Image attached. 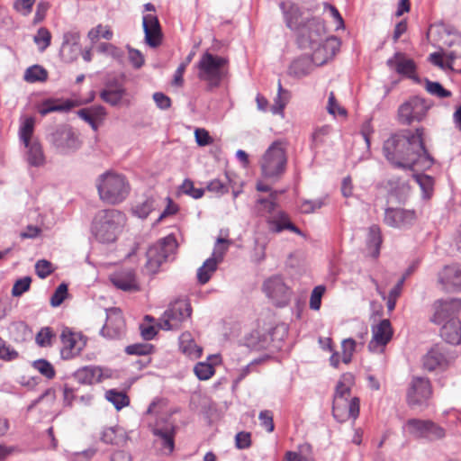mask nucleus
Instances as JSON below:
<instances>
[{
    "label": "nucleus",
    "instance_id": "a18cd8bd",
    "mask_svg": "<svg viewBox=\"0 0 461 461\" xmlns=\"http://www.w3.org/2000/svg\"><path fill=\"white\" fill-rule=\"evenodd\" d=\"M33 41L38 46L39 50L43 52L50 45L51 34L47 28L41 27L37 31Z\"/></svg>",
    "mask_w": 461,
    "mask_h": 461
},
{
    "label": "nucleus",
    "instance_id": "4468645a",
    "mask_svg": "<svg viewBox=\"0 0 461 461\" xmlns=\"http://www.w3.org/2000/svg\"><path fill=\"white\" fill-rule=\"evenodd\" d=\"M402 429L417 438L429 441L441 439L446 436L445 429L429 420L410 419Z\"/></svg>",
    "mask_w": 461,
    "mask_h": 461
},
{
    "label": "nucleus",
    "instance_id": "6e6552de",
    "mask_svg": "<svg viewBox=\"0 0 461 461\" xmlns=\"http://www.w3.org/2000/svg\"><path fill=\"white\" fill-rule=\"evenodd\" d=\"M176 249L177 242L173 235H168L151 245L146 253L147 271L151 274L157 273L161 265L176 253Z\"/></svg>",
    "mask_w": 461,
    "mask_h": 461
},
{
    "label": "nucleus",
    "instance_id": "37998d69",
    "mask_svg": "<svg viewBox=\"0 0 461 461\" xmlns=\"http://www.w3.org/2000/svg\"><path fill=\"white\" fill-rule=\"evenodd\" d=\"M382 243L381 230L377 225H372L368 229L367 245L375 249L374 256L379 253L380 245Z\"/></svg>",
    "mask_w": 461,
    "mask_h": 461
},
{
    "label": "nucleus",
    "instance_id": "ddd939ff",
    "mask_svg": "<svg viewBox=\"0 0 461 461\" xmlns=\"http://www.w3.org/2000/svg\"><path fill=\"white\" fill-rule=\"evenodd\" d=\"M50 141L58 152L70 154L80 149L79 135L68 125H60L50 134Z\"/></svg>",
    "mask_w": 461,
    "mask_h": 461
},
{
    "label": "nucleus",
    "instance_id": "e433bc0d",
    "mask_svg": "<svg viewBox=\"0 0 461 461\" xmlns=\"http://www.w3.org/2000/svg\"><path fill=\"white\" fill-rule=\"evenodd\" d=\"M153 434L159 438L162 441V447L164 449L171 453L174 450L175 442V428L174 426H166L165 428H155L153 429Z\"/></svg>",
    "mask_w": 461,
    "mask_h": 461
},
{
    "label": "nucleus",
    "instance_id": "a211bd4d",
    "mask_svg": "<svg viewBox=\"0 0 461 461\" xmlns=\"http://www.w3.org/2000/svg\"><path fill=\"white\" fill-rule=\"evenodd\" d=\"M125 333V321L119 308L106 310V321L100 330V334L110 339H119Z\"/></svg>",
    "mask_w": 461,
    "mask_h": 461
},
{
    "label": "nucleus",
    "instance_id": "b1692460",
    "mask_svg": "<svg viewBox=\"0 0 461 461\" xmlns=\"http://www.w3.org/2000/svg\"><path fill=\"white\" fill-rule=\"evenodd\" d=\"M112 284L124 292H136L140 285L136 278L135 271L131 268H122L110 275Z\"/></svg>",
    "mask_w": 461,
    "mask_h": 461
},
{
    "label": "nucleus",
    "instance_id": "864d4df0",
    "mask_svg": "<svg viewBox=\"0 0 461 461\" xmlns=\"http://www.w3.org/2000/svg\"><path fill=\"white\" fill-rule=\"evenodd\" d=\"M68 295V285L65 283L60 284L50 297V305L52 307L59 306Z\"/></svg>",
    "mask_w": 461,
    "mask_h": 461
},
{
    "label": "nucleus",
    "instance_id": "4d7b16f0",
    "mask_svg": "<svg viewBox=\"0 0 461 461\" xmlns=\"http://www.w3.org/2000/svg\"><path fill=\"white\" fill-rule=\"evenodd\" d=\"M98 50L100 52L111 56L119 61L123 58V51L111 43L103 42L98 46Z\"/></svg>",
    "mask_w": 461,
    "mask_h": 461
},
{
    "label": "nucleus",
    "instance_id": "1a4fd4ad",
    "mask_svg": "<svg viewBox=\"0 0 461 461\" xmlns=\"http://www.w3.org/2000/svg\"><path fill=\"white\" fill-rule=\"evenodd\" d=\"M191 314L190 303L186 300H176L164 312L158 319V325L164 330H179L182 324L190 319Z\"/></svg>",
    "mask_w": 461,
    "mask_h": 461
},
{
    "label": "nucleus",
    "instance_id": "2f4dec72",
    "mask_svg": "<svg viewBox=\"0 0 461 461\" xmlns=\"http://www.w3.org/2000/svg\"><path fill=\"white\" fill-rule=\"evenodd\" d=\"M124 94L125 89L114 81L106 84V88L100 93V96L105 103L115 106L121 103Z\"/></svg>",
    "mask_w": 461,
    "mask_h": 461
},
{
    "label": "nucleus",
    "instance_id": "052dcab7",
    "mask_svg": "<svg viewBox=\"0 0 461 461\" xmlns=\"http://www.w3.org/2000/svg\"><path fill=\"white\" fill-rule=\"evenodd\" d=\"M152 349L153 346L151 344H133L126 347L125 352L129 355H149Z\"/></svg>",
    "mask_w": 461,
    "mask_h": 461
},
{
    "label": "nucleus",
    "instance_id": "e2e57ef3",
    "mask_svg": "<svg viewBox=\"0 0 461 461\" xmlns=\"http://www.w3.org/2000/svg\"><path fill=\"white\" fill-rule=\"evenodd\" d=\"M18 357V352L7 346L0 338V359L11 361Z\"/></svg>",
    "mask_w": 461,
    "mask_h": 461
},
{
    "label": "nucleus",
    "instance_id": "c03bdc74",
    "mask_svg": "<svg viewBox=\"0 0 461 461\" xmlns=\"http://www.w3.org/2000/svg\"><path fill=\"white\" fill-rule=\"evenodd\" d=\"M425 89L429 94L438 98H447L452 95V93L445 89L440 83L430 81L428 78L425 79Z\"/></svg>",
    "mask_w": 461,
    "mask_h": 461
},
{
    "label": "nucleus",
    "instance_id": "423d86ee",
    "mask_svg": "<svg viewBox=\"0 0 461 461\" xmlns=\"http://www.w3.org/2000/svg\"><path fill=\"white\" fill-rule=\"evenodd\" d=\"M410 144L406 131L393 134L384 142L383 153L388 162L397 168L413 170L414 153H404ZM416 158H418L416 156Z\"/></svg>",
    "mask_w": 461,
    "mask_h": 461
},
{
    "label": "nucleus",
    "instance_id": "a878e982",
    "mask_svg": "<svg viewBox=\"0 0 461 461\" xmlns=\"http://www.w3.org/2000/svg\"><path fill=\"white\" fill-rule=\"evenodd\" d=\"M438 283L447 292L461 290V267L447 266L438 273Z\"/></svg>",
    "mask_w": 461,
    "mask_h": 461
},
{
    "label": "nucleus",
    "instance_id": "0eeeda50",
    "mask_svg": "<svg viewBox=\"0 0 461 461\" xmlns=\"http://www.w3.org/2000/svg\"><path fill=\"white\" fill-rule=\"evenodd\" d=\"M287 158L283 142L274 141L260 160L262 175L267 178H279L285 171Z\"/></svg>",
    "mask_w": 461,
    "mask_h": 461
},
{
    "label": "nucleus",
    "instance_id": "aec40b11",
    "mask_svg": "<svg viewBox=\"0 0 461 461\" xmlns=\"http://www.w3.org/2000/svg\"><path fill=\"white\" fill-rule=\"evenodd\" d=\"M393 331L391 322L387 319L380 321L372 326V339L368 344L371 352L382 351L393 337Z\"/></svg>",
    "mask_w": 461,
    "mask_h": 461
},
{
    "label": "nucleus",
    "instance_id": "338daca9",
    "mask_svg": "<svg viewBox=\"0 0 461 461\" xmlns=\"http://www.w3.org/2000/svg\"><path fill=\"white\" fill-rule=\"evenodd\" d=\"M324 205L323 199L305 200L302 203L301 210L303 213H312Z\"/></svg>",
    "mask_w": 461,
    "mask_h": 461
},
{
    "label": "nucleus",
    "instance_id": "ea45409f",
    "mask_svg": "<svg viewBox=\"0 0 461 461\" xmlns=\"http://www.w3.org/2000/svg\"><path fill=\"white\" fill-rule=\"evenodd\" d=\"M105 399L112 402L118 411L130 404V399L127 394L115 389L106 391Z\"/></svg>",
    "mask_w": 461,
    "mask_h": 461
},
{
    "label": "nucleus",
    "instance_id": "c85d7f7f",
    "mask_svg": "<svg viewBox=\"0 0 461 461\" xmlns=\"http://www.w3.org/2000/svg\"><path fill=\"white\" fill-rule=\"evenodd\" d=\"M266 221L268 230L271 232L280 233L284 230H289L302 235L301 230L290 221L288 215L283 211H277L276 213L268 215Z\"/></svg>",
    "mask_w": 461,
    "mask_h": 461
},
{
    "label": "nucleus",
    "instance_id": "69168bd1",
    "mask_svg": "<svg viewBox=\"0 0 461 461\" xmlns=\"http://www.w3.org/2000/svg\"><path fill=\"white\" fill-rule=\"evenodd\" d=\"M77 388L70 383H66L63 386V401L66 406H72L74 400L76 399V392Z\"/></svg>",
    "mask_w": 461,
    "mask_h": 461
},
{
    "label": "nucleus",
    "instance_id": "7c9ffc66",
    "mask_svg": "<svg viewBox=\"0 0 461 461\" xmlns=\"http://www.w3.org/2000/svg\"><path fill=\"white\" fill-rule=\"evenodd\" d=\"M314 66L311 57L301 56L291 63L288 73L295 77H303L309 75L313 70Z\"/></svg>",
    "mask_w": 461,
    "mask_h": 461
},
{
    "label": "nucleus",
    "instance_id": "f257e3e1",
    "mask_svg": "<svg viewBox=\"0 0 461 461\" xmlns=\"http://www.w3.org/2000/svg\"><path fill=\"white\" fill-rule=\"evenodd\" d=\"M355 377L351 373L343 374L337 383L333 397L332 414L339 422H345L359 415V399L351 397Z\"/></svg>",
    "mask_w": 461,
    "mask_h": 461
},
{
    "label": "nucleus",
    "instance_id": "3c124183",
    "mask_svg": "<svg viewBox=\"0 0 461 461\" xmlns=\"http://www.w3.org/2000/svg\"><path fill=\"white\" fill-rule=\"evenodd\" d=\"M195 375L200 380H207L214 374V367L207 362H199L194 367Z\"/></svg>",
    "mask_w": 461,
    "mask_h": 461
},
{
    "label": "nucleus",
    "instance_id": "72a5a7b5",
    "mask_svg": "<svg viewBox=\"0 0 461 461\" xmlns=\"http://www.w3.org/2000/svg\"><path fill=\"white\" fill-rule=\"evenodd\" d=\"M278 330L279 328L276 327L273 329L272 333L268 334H260L258 330H254L246 339V344L249 348L255 350L267 349L270 347L269 339L272 338L274 334L278 331Z\"/></svg>",
    "mask_w": 461,
    "mask_h": 461
},
{
    "label": "nucleus",
    "instance_id": "f3484780",
    "mask_svg": "<svg viewBox=\"0 0 461 461\" xmlns=\"http://www.w3.org/2000/svg\"><path fill=\"white\" fill-rule=\"evenodd\" d=\"M229 243L230 241L226 239H217L212 257L207 258L197 270V279L200 284L204 285L210 280L212 275L217 269L218 263L222 260Z\"/></svg>",
    "mask_w": 461,
    "mask_h": 461
},
{
    "label": "nucleus",
    "instance_id": "c9c22d12",
    "mask_svg": "<svg viewBox=\"0 0 461 461\" xmlns=\"http://www.w3.org/2000/svg\"><path fill=\"white\" fill-rule=\"evenodd\" d=\"M27 150V162L32 167H40L43 165L45 157L41 145L37 140L24 144Z\"/></svg>",
    "mask_w": 461,
    "mask_h": 461
},
{
    "label": "nucleus",
    "instance_id": "9b49d317",
    "mask_svg": "<svg viewBox=\"0 0 461 461\" xmlns=\"http://www.w3.org/2000/svg\"><path fill=\"white\" fill-rule=\"evenodd\" d=\"M432 104L419 95H413L404 101L398 108V121L404 125H411L414 122H421L427 115Z\"/></svg>",
    "mask_w": 461,
    "mask_h": 461
},
{
    "label": "nucleus",
    "instance_id": "13d9d810",
    "mask_svg": "<svg viewBox=\"0 0 461 461\" xmlns=\"http://www.w3.org/2000/svg\"><path fill=\"white\" fill-rule=\"evenodd\" d=\"M324 285H317L313 288L310 297V308L314 311H318L321 308V297L325 293Z\"/></svg>",
    "mask_w": 461,
    "mask_h": 461
},
{
    "label": "nucleus",
    "instance_id": "6e6d98bb",
    "mask_svg": "<svg viewBox=\"0 0 461 461\" xmlns=\"http://www.w3.org/2000/svg\"><path fill=\"white\" fill-rule=\"evenodd\" d=\"M180 190L184 194H188L189 196H191L194 199H199V198L203 197V195L204 194V189L195 188L194 186L193 181H191L190 179H185L183 182V184L180 185Z\"/></svg>",
    "mask_w": 461,
    "mask_h": 461
},
{
    "label": "nucleus",
    "instance_id": "cd10ccee",
    "mask_svg": "<svg viewBox=\"0 0 461 461\" xmlns=\"http://www.w3.org/2000/svg\"><path fill=\"white\" fill-rule=\"evenodd\" d=\"M282 10L286 26L296 32L303 25L307 18L303 17L299 6L292 1H283L279 5Z\"/></svg>",
    "mask_w": 461,
    "mask_h": 461
},
{
    "label": "nucleus",
    "instance_id": "680f3d73",
    "mask_svg": "<svg viewBox=\"0 0 461 461\" xmlns=\"http://www.w3.org/2000/svg\"><path fill=\"white\" fill-rule=\"evenodd\" d=\"M53 332L50 328H42L36 335V342L41 347H47L51 344Z\"/></svg>",
    "mask_w": 461,
    "mask_h": 461
},
{
    "label": "nucleus",
    "instance_id": "dca6fc26",
    "mask_svg": "<svg viewBox=\"0 0 461 461\" xmlns=\"http://www.w3.org/2000/svg\"><path fill=\"white\" fill-rule=\"evenodd\" d=\"M263 291L276 307L286 306L291 299V290L280 276H273L263 284Z\"/></svg>",
    "mask_w": 461,
    "mask_h": 461
},
{
    "label": "nucleus",
    "instance_id": "20e7f679",
    "mask_svg": "<svg viewBox=\"0 0 461 461\" xmlns=\"http://www.w3.org/2000/svg\"><path fill=\"white\" fill-rule=\"evenodd\" d=\"M96 187L100 199L113 205L123 202L131 189L126 177L113 171H106L100 175L96 180Z\"/></svg>",
    "mask_w": 461,
    "mask_h": 461
},
{
    "label": "nucleus",
    "instance_id": "49530a36",
    "mask_svg": "<svg viewBox=\"0 0 461 461\" xmlns=\"http://www.w3.org/2000/svg\"><path fill=\"white\" fill-rule=\"evenodd\" d=\"M32 367L48 379H52L55 377V369L53 366L46 359L41 358L33 361Z\"/></svg>",
    "mask_w": 461,
    "mask_h": 461
},
{
    "label": "nucleus",
    "instance_id": "4c0bfd02",
    "mask_svg": "<svg viewBox=\"0 0 461 461\" xmlns=\"http://www.w3.org/2000/svg\"><path fill=\"white\" fill-rule=\"evenodd\" d=\"M72 107L73 104L70 101H67L61 104H57L55 101L48 99L43 101L38 106V112L41 115L45 116L52 112L69 111Z\"/></svg>",
    "mask_w": 461,
    "mask_h": 461
},
{
    "label": "nucleus",
    "instance_id": "2eb2a0df",
    "mask_svg": "<svg viewBox=\"0 0 461 461\" xmlns=\"http://www.w3.org/2000/svg\"><path fill=\"white\" fill-rule=\"evenodd\" d=\"M431 394L430 381L423 376H413L407 390V402L411 408L427 406Z\"/></svg>",
    "mask_w": 461,
    "mask_h": 461
},
{
    "label": "nucleus",
    "instance_id": "9d476101",
    "mask_svg": "<svg viewBox=\"0 0 461 461\" xmlns=\"http://www.w3.org/2000/svg\"><path fill=\"white\" fill-rule=\"evenodd\" d=\"M423 128H417L414 132L406 131V136L410 140V144L407 149H403L404 153H414L413 155L418 158H413V170L415 168L427 170L429 169L435 160L433 157L429 153L424 145L423 140Z\"/></svg>",
    "mask_w": 461,
    "mask_h": 461
},
{
    "label": "nucleus",
    "instance_id": "39448f33",
    "mask_svg": "<svg viewBox=\"0 0 461 461\" xmlns=\"http://www.w3.org/2000/svg\"><path fill=\"white\" fill-rule=\"evenodd\" d=\"M197 77L209 89L218 87L228 70V59L205 51L196 64Z\"/></svg>",
    "mask_w": 461,
    "mask_h": 461
},
{
    "label": "nucleus",
    "instance_id": "de8ad7c7",
    "mask_svg": "<svg viewBox=\"0 0 461 461\" xmlns=\"http://www.w3.org/2000/svg\"><path fill=\"white\" fill-rule=\"evenodd\" d=\"M357 342L351 339H345L341 342V361L344 364H349L352 361L353 354L356 350Z\"/></svg>",
    "mask_w": 461,
    "mask_h": 461
},
{
    "label": "nucleus",
    "instance_id": "5701e85b",
    "mask_svg": "<svg viewBox=\"0 0 461 461\" xmlns=\"http://www.w3.org/2000/svg\"><path fill=\"white\" fill-rule=\"evenodd\" d=\"M339 48V41L335 36L323 39L321 44H316L312 50V59L315 66H321L330 59Z\"/></svg>",
    "mask_w": 461,
    "mask_h": 461
},
{
    "label": "nucleus",
    "instance_id": "473e14b6",
    "mask_svg": "<svg viewBox=\"0 0 461 461\" xmlns=\"http://www.w3.org/2000/svg\"><path fill=\"white\" fill-rule=\"evenodd\" d=\"M424 369L434 371L438 368H443L447 365L445 354L438 348H432L422 359Z\"/></svg>",
    "mask_w": 461,
    "mask_h": 461
},
{
    "label": "nucleus",
    "instance_id": "f704fd0d",
    "mask_svg": "<svg viewBox=\"0 0 461 461\" xmlns=\"http://www.w3.org/2000/svg\"><path fill=\"white\" fill-rule=\"evenodd\" d=\"M179 347L184 354L193 359L200 357L203 352V348L194 342L189 332L181 334L179 337Z\"/></svg>",
    "mask_w": 461,
    "mask_h": 461
},
{
    "label": "nucleus",
    "instance_id": "09e8293b",
    "mask_svg": "<svg viewBox=\"0 0 461 461\" xmlns=\"http://www.w3.org/2000/svg\"><path fill=\"white\" fill-rule=\"evenodd\" d=\"M156 201L153 197H148L141 203L137 204L133 212L140 218L145 219L149 216V214L155 209Z\"/></svg>",
    "mask_w": 461,
    "mask_h": 461
},
{
    "label": "nucleus",
    "instance_id": "6ab92c4d",
    "mask_svg": "<svg viewBox=\"0 0 461 461\" xmlns=\"http://www.w3.org/2000/svg\"><path fill=\"white\" fill-rule=\"evenodd\" d=\"M417 216L413 210L388 207L384 210V222L394 229H407L414 224Z\"/></svg>",
    "mask_w": 461,
    "mask_h": 461
},
{
    "label": "nucleus",
    "instance_id": "a19ab883",
    "mask_svg": "<svg viewBox=\"0 0 461 461\" xmlns=\"http://www.w3.org/2000/svg\"><path fill=\"white\" fill-rule=\"evenodd\" d=\"M35 120L33 117H26L21 122L19 128V138L23 144L34 140L32 135L34 132Z\"/></svg>",
    "mask_w": 461,
    "mask_h": 461
},
{
    "label": "nucleus",
    "instance_id": "774afa93",
    "mask_svg": "<svg viewBox=\"0 0 461 461\" xmlns=\"http://www.w3.org/2000/svg\"><path fill=\"white\" fill-rule=\"evenodd\" d=\"M101 440L105 444H118L117 429L113 427L104 429L102 432Z\"/></svg>",
    "mask_w": 461,
    "mask_h": 461
},
{
    "label": "nucleus",
    "instance_id": "f03ea898",
    "mask_svg": "<svg viewBox=\"0 0 461 461\" xmlns=\"http://www.w3.org/2000/svg\"><path fill=\"white\" fill-rule=\"evenodd\" d=\"M438 303L432 321L437 324L443 323L440 337L448 344H461V321L456 317H450L461 307V300H440Z\"/></svg>",
    "mask_w": 461,
    "mask_h": 461
},
{
    "label": "nucleus",
    "instance_id": "393cba45",
    "mask_svg": "<svg viewBox=\"0 0 461 461\" xmlns=\"http://www.w3.org/2000/svg\"><path fill=\"white\" fill-rule=\"evenodd\" d=\"M386 64L391 69H394L398 74L405 76L416 83H420V80L415 74L416 65L414 61L411 59H406L404 54L396 52L386 61Z\"/></svg>",
    "mask_w": 461,
    "mask_h": 461
},
{
    "label": "nucleus",
    "instance_id": "c756f323",
    "mask_svg": "<svg viewBox=\"0 0 461 461\" xmlns=\"http://www.w3.org/2000/svg\"><path fill=\"white\" fill-rule=\"evenodd\" d=\"M103 373L100 367L86 366L77 369L73 374L74 380L79 384L91 385L101 381Z\"/></svg>",
    "mask_w": 461,
    "mask_h": 461
},
{
    "label": "nucleus",
    "instance_id": "7ed1b4c3",
    "mask_svg": "<svg viewBox=\"0 0 461 461\" xmlns=\"http://www.w3.org/2000/svg\"><path fill=\"white\" fill-rule=\"evenodd\" d=\"M126 221L125 215L116 209L99 211L92 222V233L101 243L114 242Z\"/></svg>",
    "mask_w": 461,
    "mask_h": 461
},
{
    "label": "nucleus",
    "instance_id": "f8f14e48",
    "mask_svg": "<svg viewBox=\"0 0 461 461\" xmlns=\"http://www.w3.org/2000/svg\"><path fill=\"white\" fill-rule=\"evenodd\" d=\"M298 44L302 49H312L321 44L326 36L325 26L318 17H307L304 23L295 32Z\"/></svg>",
    "mask_w": 461,
    "mask_h": 461
},
{
    "label": "nucleus",
    "instance_id": "4be33fe9",
    "mask_svg": "<svg viewBox=\"0 0 461 461\" xmlns=\"http://www.w3.org/2000/svg\"><path fill=\"white\" fill-rule=\"evenodd\" d=\"M80 34L78 32H67L63 34L59 56L64 62L75 61L81 53Z\"/></svg>",
    "mask_w": 461,
    "mask_h": 461
},
{
    "label": "nucleus",
    "instance_id": "8fccbe9b",
    "mask_svg": "<svg viewBox=\"0 0 461 461\" xmlns=\"http://www.w3.org/2000/svg\"><path fill=\"white\" fill-rule=\"evenodd\" d=\"M414 177L420 189L422 190L423 196L425 198H429L434 186L433 177L428 175H415Z\"/></svg>",
    "mask_w": 461,
    "mask_h": 461
},
{
    "label": "nucleus",
    "instance_id": "58836bf2",
    "mask_svg": "<svg viewBox=\"0 0 461 461\" xmlns=\"http://www.w3.org/2000/svg\"><path fill=\"white\" fill-rule=\"evenodd\" d=\"M23 78L26 82H44L48 78V71L40 65H33L25 70Z\"/></svg>",
    "mask_w": 461,
    "mask_h": 461
},
{
    "label": "nucleus",
    "instance_id": "412c9836",
    "mask_svg": "<svg viewBox=\"0 0 461 461\" xmlns=\"http://www.w3.org/2000/svg\"><path fill=\"white\" fill-rule=\"evenodd\" d=\"M60 339L63 345L60 353L64 359L78 355L86 343L79 333L72 332L68 328L62 330Z\"/></svg>",
    "mask_w": 461,
    "mask_h": 461
},
{
    "label": "nucleus",
    "instance_id": "0e129e2a",
    "mask_svg": "<svg viewBox=\"0 0 461 461\" xmlns=\"http://www.w3.org/2000/svg\"><path fill=\"white\" fill-rule=\"evenodd\" d=\"M258 419L260 425L266 429L267 432L274 431L275 425L273 421V414L270 411H262L259 412Z\"/></svg>",
    "mask_w": 461,
    "mask_h": 461
},
{
    "label": "nucleus",
    "instance_id": "bb28decb",
    "mask_svg": "<svg viewBox=\"0 0 461 461\" xmlns=\"http://www.w3.org/2000/svg\"><path fill=\"white\" fill-rule=\"evenodd\" d=\"M142 27L146 43L152 48L159 46L162 41V32L158 17L154 14L144 15Z\"/></svg>",
    "mask_w": 461,
    "mask_h": 461
},
{
    "label": "nucleus",
    "instance_id": "5fc2aeb1",
    "mask_svg": "<svg viewBox=\"0 0 461 461\" xmlns=\"http://www.w3.org/2000/svg\"><path fill=\"white\" fill-rule=\"evenodd\" d=\"M32 278L30 276H24L15 281L12 288V295L14 297H19L23 293L30 289Z\"/></svg>",
    "mask_w": 461,
    "mask_h": 461
},
{
    "label": "nucleus",
    "instance_id": "79ce46f5",
    "mask_svg": "<svg viewBox=\"0 0 461 461\" xmlns=\"http://www.w3.org/2000/svg\"><path fill=\"white\" fill-rule=\"evenodd\" d=\"M225 177L226 181H222L221 179H213L210 181L206 185V189L217 195L227 194L229 192L231 180L228 174L225 175Z\"/></svg>",
    "mask_w": 461,
    "mask_h": 461
},
{
    "label": "nucleus",
    "instance_id": "bf43d9fd",
    "mask_svg": "<svg viewBox=\"0 0 461 461\" xmlns=\"http://www.w3.org/2000/svg\"><path fill=\"white\" fill-rule=\"evenodd\" d=\"M52 264L46 259H40L35 264V271L37 276L44 279L53 272Z\"/></svg>",
    "mask_w": 461,
    "mask_h": 461
},
{
    "label": "nucleus",
    "instance_id": "603ef678",
    "mask_svg": "<svg viewBox=\"0 0 461 461\" xmlns=\"http://www.w3.org/2000/svg\"><path fill=\"white\" fill-rule=\"evenodd\" d=\"M453 50H446L443 56L447 59L446 66L447 68L454 70L453 64L456 59L461 58V40L453 44Z\"/></svg>",
    "mask_w": 461,
    "mask_h": 461
}]
</instances>
